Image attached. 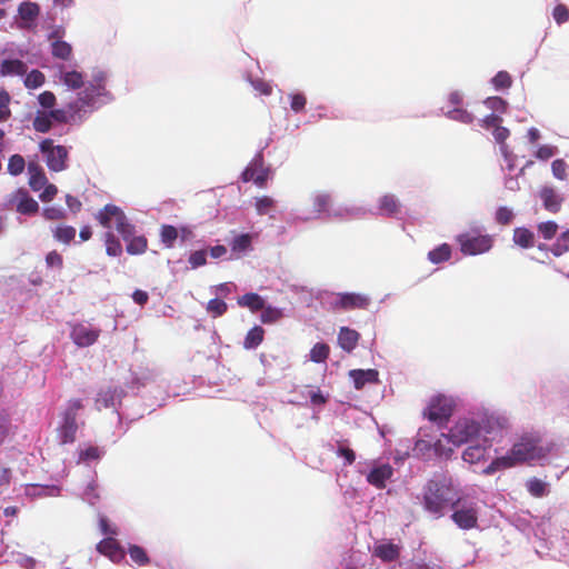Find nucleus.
<instances>
[{"instance_id":"28","label":"nucleus","mask_w":569,"mask_h":569,"mask_svg":"<svg viewBox=\"0 0 569 569\" xmlns=\"http://www.w3.org/2000/svg\"><path fill=\"white\" fill-rule=\"evenodd\" d=\"M18 13L21 20L32 22L40 13V7L36 2L26 1L20 3Z\"/></svg>"},{"instance_id":"25","label":"nucleus","mask_w":569,"mask_h":569,"mask_svg":"<svg viewBox=\"0 0 569 569\" xmlns=\"http://www.w3.org/2000/svg\"><path fill=\"white\" fill-rule=\"evenodd\" d=\"M78 430L77 418L64 416L63 423L60 428V438L62 443H71L76 440Z\"/></svg>"},{"instance_id":"18","label":"nucleus","mask_w":569,"mask_h":569,"mask_svg":"<svg viewBox=\"0 0 569 569\" xmlns=\"http://www.w3.org/2000/svg\"><path fill=\"white\" fill-rule=\"evenodd\" d=\"M360 339V333L355 329H350L348 327H341L338 333V345L339 347L350 353L358 346Z\"/></svg>"},{"instance_id":"23","label":"nucleus","mask_w":569,"mask_h":569,"mask_svg":"<svg viewBox=\"0 0 569 569\" xmlns=\"http://www.w3.org/2000/svg\"><path fill=\"white\" fill-rule=\"evenodd\" d=\"M59 31H54L49 36V39H56L51 43V53L54 58L61 60H69L72 54V47L62 40L58 39Z\"/></svg>"},{"instance_id":"13","label":"nucleus","mask_w":569,"mask_h":569,"mask_svg":"<svg viewBox=\"0 0 569 569\" xmlns=\"http://www.w3.org/2000/svg\"><path fill=\"white\" fill-rule=\"evenodd\" d=\"M101 330L83 323H77L72 327L70 337L78 347L92 346L100 337Z\"/></svg>"},{"instance_id":"5","label":"nucleus","mask_w":569,"mask_h":569,"mask_svg":"<svg viewBox=\"0 0 569 569\" xmlns=\"http://www.w3.org/2000/svg\"><path fill=\"white\" fill-rule=\"evenodd\" d=\"M457 242L465 256H476L489 251L493 244V239L489 234L466 232L457 237Z\"/></svg>"},{"instance_id":"47","label":"nucleus","mask_w":569,"mask_h":569,"mask_svg":"<svg viewBox=\"0 0 569 569\" xmlns=\"http://www.w3.org/2000/svg\"><path fill=\"white\" fill-rule=\"evenodd\" d=\"M546 487H547L546 483L538 478H532V479L528 480V482H527L528 491L533 497H537V498L545 496Z\"/></svg>"},{"instance_id":"48","label":"nucleus","mask_w":569,"mask_h":569,"mask_svg":"<svg viewBox=\"0 0 569 569\" xmlns=\"http://www.w3.org/2000/svg\"><path fill=\"white\" fill-rule=\"evenodd\" d=\"M274 201L272 198L268 196H263L261 198H258L256 201V210L258 214L264 216L270 212V210L273 208Z\"/></svg>"},{"instance_id":"54","label":"nucleus","mask_w":569,"mask_h":569,"mask_svg":"<svg viewBox=\"0 0 569 569\" xmlns=\"http://www.w3.org/2000/svg\"><path fill=\"white\" fill-rule=\"evenodd\" d=\"M552 17L558 24H562L569 20V9L562 3L557 4L552 11Z\"/></svg>"},{"instance_id":"36","label":"nucleus","mask_w":569,"mask_h":569,"mask_svg":"<svg viewBox=\"0 0 569 569\" xmlns=\"http://www.w3.org/2000/svg\"><path fill=\"white\" fill-rule=\"evenodd\" d=\"M178 238V230L176 227L171 224H163L160 230V239L161 242L167 248H172L174 246V241Z\"/></svg>"},{"instance_id":"26","label":"nucleus","mask_w":569,"mask_h":569,"mask_svg":"<svg viewBox=\"0 0 569 569\" xmlns=\"http://www.w3.org/2000/svg\"><path fill=\"white\" fill-rule=\"evenodd\" d=\"M240 307L249 308L252 312L263 309L264 300L258 293L249 292L238 298Z\"/></svg>"},{"instance_id":"44","label":"nucleus","mask_w":569,"mask_h":569,"mask_svg":"<svg viewBox=\"0 0 569 569\" xmlns=\"http://www.w3.org/2000/svg\"><path fill=\"white\" fill-rule=\"evenodd\" d=\"M228 306L227 303L218 298L209 300L207 305V311L213 317H221L227 312Z\"/></svg>"},{"instance_id":"38","label":"nucleus","mask_w":569,"mask_h":569,"mask_svg":"<svg viewBox=\"0 0 569 569\" xmlns=\"http://www.w3.org/2000/svg\"><path fill=\"white\" fill-rule=\"evenodd\" d=\"M61 80L68 88L71 89H80L84 84L83 76L78 71L64 72Z\"/></svg>"},{"instance_id":"45","label":"nucleus","mask_w":569,"mask_h":569,"mask_svg":"<svg viewBox=\"0 0 569 569\" xmlns=\"http://www.w3.org/2000/svg\"><path fill=\"white\" fill-rule=\"evenodd\" d=\"M10 94L4 89L0 90V122L7 121L11 117L9 108Z\"/></svg>"},{"instance_id":"50","label":"nucleus","mask_w":569,"mask_h":569,"mask_svg":"<svg viewBox=\"0 0 569 569\" xmlns=\"http://www.w3.org/2000/svg\"><path fill=\"white\" fill-rule=\"evenodd\" d=\"M513 212L508 207H499L496 211V221L501 226H507L513 220Z\"/></svg>"},{"instance_id":"42","label":"nucleus","mask_w":569,"mask_h":569,"mask_svg":"<svg viewBox=\"0 0 569 569\" xmlns=\"http://www.w3.org/2000/svg\"><path fill=\"white\" fill-rule=\"evenodd\" d=\"M559 227L555 221H545L540 222L537 226L538 232L545 240H551L558 231Z\"/></svg>"},{"instance_id":"14","label":"nucleus","mask_w":569,"mask_h":569,"mask_svg":"<svg viewBox=\"0 0 569 569\" xmlns=\"http://www.w3.org/2000/svg\"><path fill=\"white\" fill-rule=\"evenodd\" d=\"M349 377L357 390L363 389L367 385L379 382V372L376 369H353L349 371Z\"/></svg>"},{"instance_id":"63","label":"nucleus","mask_w":569,"mask_h":569,"mask_svg":"<svg viewBox=\"0 0 569 569\" xmlns=\"http://www.w3.org/2000/svg\"><path fill=\"white\" fill-rule=\"evenodd\" d=\"M338 456L343 457L346 465H352L356 461V453L352 449L343 446H339L337 450Z\"/></svg>"},{"instance_id":"59","label":"nucleus","mask_w":569,"mask_h":569,"mask_svg":"<svg viewBox=\"0 0 569 569\" xmlns=\"http://www.w3.org/2000/svg\"><path fill=\"white\" fill-rule=\"evenodd\" d=\"M313 206L317 212L326 211L330 206V197L328 194H318L313 199Z\"/></svg>"},{"instance_id":"19","label":"nucleus","mask_w":569,"mask_h":569,"mask_svg":"<svg viewBox=\"0 0 569 569\" xmlns=\"http://www.w3.org/2000/svg\"><path fill=\"white\" fill-rule=\"evenodd\" d=\"M401 211V203L395 194H385L378 201V214L396 217Z\"/></svg>"},{"instance_id":"2","label":"nucleus","mask_w":569,"mask_h":569,"mask_svg":"<svg viewBox=\"0 0 569 569\" xmlns=\"http://www.w3.org/2000/svg\"><path fill=\"white\" fill-rule=\"evenodd\" d=\"M546 450L540 446V439L533 436H523L516 442L510 451L491 461L483 470L485 475H492L498 470L512 468L517 465L541 459Z\"/></svg>"},{"instance_id":"64","label":"nucleus","mask_w":569,"mask_h":569,"mask_svg":"<svg viewBox=\"0 0 569 569\" xmlns=\"http://www.w3.org/2000/svg\"><path fill=\"white\" fill-rule=\"evenodd\" d=\"M555 154V148L548 144L540 146L536 151V157L540 160H548Z\"/></svg>"},{"instance_id":"56","label":"nucleus","mask_w":569,"mask_h":569,"mask_svg":"<svg viewBox=\"0 0 569 569\" xmlns=\"http://www.w3.org/2000/svg\"><path fill=\"white\" fill-rule=\"evenodd\" d=\"M510 136V131L502 127L501 124H499L495 130H493V137H495V140L501 144V150L502 152H506L507 151V146L505 144V141L508 139V137Z\"/></svg>"},{"instance_id":"16","label":"nucleus","mask_w":569,"mask_h":569,"mask_svg":"<svg viewBox=\"0 0 569 569\" xmlns=\"http://www.w3.org/2000/svg\"><path fill=\"white\" fill-rule=\"evenodd\" d=\"M393 475V469L389 463H383L373 468L367 476V481L377 489L386 488V482Z\"/></svg>"},{"instance_id":"30","label":"nucleus","mask_w":569,"mask_h":569,"mask_svg":"<svg viewBox=\"0 0 569 569\" xmlns=\"http://www.w3.org/2000/svg\"><path fill=\"white\" fill-rule=\"evenodd\" d=\"M555 257H560L569 251V229L563 231L549 248Z\"/></svg>"},{"instance_id":"22","label":"nucleus","mask_w":569,"mask_h":569,"mask_svg":"<svg viewBox=\"0 0 569 569\" xmlns=\"http://www.w3.org/2000/svg\"><path fill=\"white\" fill-rule=\"evenodd\" d=\"M29 186L33 191L41 190L47 183V177L42 168L36 162H29Z\"/></svg>"},{"instance_id":"10","label":"nucleus","mask_w":569,"mask_h":569,"mask_svg":"<svg viewBox=\"0 0 569 569\" xmlns=\"http://www.w3.org/2000/svg\"><path fill=\"white\" fill-rule=\"evenodd\" d=\"M371 299L362 293L340 292L335 295V299L330 302L331 309L335 311L366 310L370 306Z\"/></svg>"},{"instance_id":"58","label":"nucleus","mask_w":569,"mask_h":569,"mask_svg":"<svg viewBox=\"0 0 569 569\" xmlns=\"http://www.w3.org/2000/svg\"><path fill=\"white\" fill-rule=\"evenodd\" d=\"M207 262V252L204 250H197L189 257V263L192 268H198Z\"/></svg>"},{"instance_id":"61","label":"nucleus","mask_w":569,"mask_h":569,"mask_svg":"<svg viewBox=\"0 0 569 569\" xmlns=\"http://www.w3.org/2000/svg\"><path fill=\"white\" fill-rule=\"evenodd\" d=\"M38 101L43 108H52L56 104V96L51 91H43L39 94Z\"/></svg>"},{"instance_id":"32","label":"nucleus","mask_w":569,"mask_h":569,"mask_svg":"<svg viewBox=\"0 0 569 569\" xmlns=\"http://www.w3.org/2000/svg\"><path fill=\"white\" fill-rule=\"evenodd\" d=\"M116 397V390L108 387L106 389H101L96 398V407L98 410H101L102 408H109L113 406Z\"/></svg>"},{"instance_id":"33","label":"nucleus","mask_w":569,"mask_h":569,"mask_svg":"<svg viewBox=\"0 0 569 569\" xmlns=\"http://www.w3.org/2000/svg\"><path fill=\"white\" fill-rule=\"evenodd\" d=\"M53 237L57 241L69 244L76 237V228L72 226H58Z\"/></svg>"},{"instance_id":"31","label":"nucleus","mask_w":569,"mask_h":569,"mask_svg":"<svg viewBox=\"0 0 569 569\" xmlns=\"http://www.w3.org/2000/svg\"><path fill=\"white\" fill-rule=\"evenodd\" d=\"M264 330L256 326L252 329L249 330L244 338L243 346L246 349H253L257 348L263 340Z\"/></svg>"},{"instance_id":"17","label":"nucleus","mask_w":569,"mask_h":569,"mask_svg":"<svg viewBox=\"0 0 569 569\" xmlns=\"http://www.w3.org/2000/svg\"><path fill=\"white\" fill-rule=\"evenodd\" d=\"M539 197L547 211L557 213L561 209L563 199L557 193L555 188L548 186L541 188Z\"/></svg>"},{"instance_id":"8","label":"nucleus","mask_w":569,"mask_h":569,"mask_svg":"<svg viewBox=\"0 0 569 569\" xmlns=\"http://www.w3.org/2000/svg\"><path fill=\"white\" fill-rule=\"evenodd\" d=\"M453 411V401L442 395H438L431 398L425 416L432 422H437L439 426H445Z\"/></svg>"},{"instance_id":"40","label":"nucleus","mask_w":569,"mask_h":569,"mask_svg":"<svg viewBox=\"0 0 569 569\" xmlns=\"http://www.w3.org/2000/svg\"><path fill=\"white\" fill-rule=\"evenodd\" d=\"M33 129L37 132L46 133L52 128V121L49 113H38L33 119Z\"/></svg>"},{"instance_id":"9","label":"nucleus","mask_w":569,"mask_h":569,"mask_svg":"<svg viewBox=\"0 0 569 569\" xmlns=\"http://www.w3.org/2000/svg\"><path fill=\"white\" fill-rule=\"evenodd\" d=\"M479 431L480 427L476 421L463 419L459 420L448 435L442 433V437L453 446H461L478 436Z\"/></svg>"},{"instance_id":"34","label":"nucleus","mask_w":569,"mask_h":569,"mask_svg":"<svg viewBox=\"0 0 569 569\" xmlns=\"http://www.w3.org/2000/svg\"><path fill=\"white\" fill-rule=\"evenodd\" d=\"M330 353V348L327 343L318 342L310 350V360L317 363L325 362Z\"/></svg>"},{"instance_id":"11","label":"nucleus","mask_w":569,"mask_h":569,"mask_svg":"<svg viewBox=\"0 0 569 569\" xmlns=\"http://www.w3.org/2000/svg\"><path fill=\"white\" fill-rule=\"evenodd\" d=\"M6 207L16 209L20 214L31 216L39 211L38 202L23 189H17L8 196Z\"/></svg>"},{"instance_id":"35","label":"nucleus","mask_w":569,"mask_h":569,"mask_svg":"<svg viewBox=\"0 0 569 569\" xmlns=\"http://www.w3.org/2000/svg\"><path fill=\"white\" fill-rule=\"evenodd\" d=\"M486 448L481 446H469L462 453V459L469 463H476L485 458Z\"/></svg>"},{"instance_id":"43","label":"nucleus","mask_w":569,"mask_h":569,"mask_svg":"<svg viewBox=\"0 0 569 569\" xmlns=\"http://www.w3.org/2000/svg\"><path fill=\"white\" fill-rule=\"evenodd\" d=\"M129 556L131 560L138 566H146L149 563V558L143 548L132 545L129 547Z\"/></svg>"},{"instance_id":"52","label":"nucleus","mask_w":569,"mask_h":569,"mask_svg":"<svg viewBox=\"0 0 569 569\" xmlns=\"http://www.w3.org/2000/svg\"><path fill=\"white\" fill-rule=\"evenodd\" d=\"M449 117L453 120L463 122V123H471L473 121V116L468 112L465 109L456 108L451 111H449Z\"/></svg>"},{"instance_id":"29","label":"nucleus","mask_w":569,"mask_h":569,"mask_svg":"<svg viewBox=\"0 0 569 569\" xmlns=\"http://www.w3.org/2000/svg\"><path fill=\"white\" fill-rule=\"evenodd\" d=\"M450 258L451 247L448 243H442L428 253V259L435 264L448 261Z\"/></svg>"},{"instance_id":"24","label":"nucleus","mask_w":569,"mask_h":569,"mask_svg":"<svg viewBox=\"0 0 569 569\" xmlns=\"http://www.w3.org/2000/svg\"><path fill=\"white\" fill-rule=\"evenodd\" d=\"M512 241L522 249H530L535 246V233L526 227L515 228Z\"/></svg>"},{"instance_id":"51","label":"nucleus","mask_w":569,"mask_h":569,"mask_svg":"<svg viewBox=\"0 0 569 569\" xmlns=\"http://www.w3.org/2000/svg\"><path fill=\"white\" fill-rule=\"evenodd\" d=\"M551 170L553 176L559 180L567 179V163L562 159H556L551 163Z\"/></svg>"},{"instance_id":"12","label":"nucleus","mask_w":569,"mask_h":569,"mask_svg":"<svg viewBox=\"0 0 569 569\" xmlns=\"http://www.w3.org/2000/svg\"><path fill=\"white\" fill-rule=\"evenodd\" d=\"M242 181H253L258 187L266 186L268 180V169L263 168L261 154L256 156L241 174Z\"/></svg>"},{"instance_id":"27","label":"nucleus","mask_w":569,"mask_h":569,"mask_svg":"<svg viewBox=\"0 0 569 569\" xmlns=\"http://www.w3.org/2000/svg\"><path fill=\"white\" fill-rule=\"evenodd\" d=\"M103 241L106 246V253L109 257H119L122 253V246L120 240L114 236V233L108 229V231L103 236Z\"/></svg>"},{"instance_id":"20","label":"nucleus","mask_w":569,"mask_h":569,"mask_svg":"<svg viewBox=\"0 0 569 569\" xmlns=\"http://www.w3.org/2000/svg\"><path fill=\"white\" fill-rule=\"evenodd\" d=\"M401 547L392 542L380 543L375 547L373 555L383 562H392L399 559Z\"/></svg>"},{"instance_id":"62","label":"nucleus","mask_w":569,"mask_h":569,"mask_svg":"<svg viewBox=\"0 0 569 569\" xmlns=\"http://www.w3.org/2000/svg\"><path fill=\"white\" fill-rule=\"evenodd\" d=\"M46 262L48 267H57L62 268L63 259L62 256L56 250L50 251L46 257Z\"/></svg>"},{"instance_id":"53","label":"nucleus","mask_w":569,"mask_h":569,"mask_svg":"<svg viewBox=\"0 0 569 569\" xmlns=\"http://www.w3.org/2000/svg\"><path fill=\"white\" fill-rule=\"evenodd\" d=\"M485 104L489 109L501 113L506 112L507 109V102L500 97H489L485 100Z\"/></svg>"},{"instance_id":"15","label":"nucleus","mask_w":569,"mask_h":569,"mask_svg":"<svg viewBox=\"0 0 569 569\" xmlns=\"http://www.w3.org/2000/svg\"><path fill=\"white\" fill-rule=\"evenodd\" d=\"M97 550L107 556L113 562H119L124 558V551L113 537H107L97 545Z\"/></svg>"},{"instance_id":"37","label":"nucleus","mask_w":569,"mask_h":569,"mask_svg":"<svg viewBox=\"0 0 569 569\" xmlns=\"http://www.w3.org/2000/svg\"><path fill=\"white\" fill-rule=\"evenodd\" d=\"M231 250L234 253H242L251 247V236L242 233L233 238L231 241Z\"/></svg>"},{"instance_id":"46","label":"nucleus","mask_w":569,"mask_h":569,"mask_svg":"<svg viewBox=\"0 0 569 569\" xmlns=\"http://www.w3.org/2000/svg\"><path fill=\"white\" fill-rule=\"evenodd\" d=\"M261 311L260 320L262 323H274L282 317V312L279 309L270 306H263Z\"/></svg>"},{"instance_id":"57","label":"nucleus","mask_w":569,"mask_h":569,"mask_svg":"<svg viewBox=\"0 0 569 569\" xmlns=\"http://www.w3.org/2000/svg\"><path fill=\"white\" fill-rule=\"evenodd\" d=\"M290 107L295 112H301L306 108L307 98L302 93H295L290 96Z\"/></svg>"},{"instance_id":"39","label":"nucleus","mask_w":569,"mask_h":569,"mask_svg":"<svg viewBox=\"0 0 569 569\" xmlns=\"http://www.w3.org/2000/svg\"><path fill=\"white\" fill-rule=\"evenodd\" d=\"M26 161L21 154H12L8 160V172L11 176H19L24 171Z\"/></svg>"},{"instance_id":"4","label":"nucleus","mask_w":569,"mask_h":569,"mask_svg":"<svg viewBox=\"0 0 569 569\" xmlns=\"http://www.w3.org/2000/svg\"><path fill=\"white\" fill-rule=\"evenodd\" d=\"M107 76L102 71H98L92 81L79 93L77 101L69 103V111L79 113L84 108L92 107L99 97L111 99L109 92L106 90Z\"/></svg>"},{"instance_id":"21","label":"nucleus","mask_w":569,"mask_h":569,"mask_svg":"<svg viewBox=\"0 0 569 569\" xmlns=\"http://www.w3.org/2000/svg\"><path fill=\"white\" fill-rule=\"evenodd\" d=\"M27 64L19 59H6L0 63V76H24L27 73Z\"/></svg>"},{"instance_id":"7","label":"nucleus","mask_w":569,"mask_h":569,"mask_svg":"<svg viewBox=\"0 0 569 569\" xmlns=\"http://www.w3.org/2000/svg\"><path fill=\"white\" fill-rule=\"evenodd\" d=\"M46 157V163L51 171L60 172L67 168L68 150L63 146H54L53 140L44 139L39 144Z\"/></svg>"},{"instance_id":"6","label":"nucleus","mask_w":569,"mask_h":569,"mask_svg":"<svg viewBox=\"0 0 569 569\" xmlns=\"http://www.w3.org/2000/svg\"><path fill=\"white\" fill-rule=\"evenodd\" d=\"M453 513L452 521L463 530H470L478 526V507L473 501H466L460 497L458 506H451Z\"/></svg>"},{"instance_id":"3","label":"nucleus","mask_w":569,"mask_h":569,"mask_svg":"<svg viewBox=\"0 0 569 569\" xmlns=\"http://www.w3.org/2000/svg\"><path fill=\"white\" fill-rule=\"evenodd\" d=\"M459 502L460 497L448 477L432 478L423 488V507L431 513L441 515L446 507L458 506Z\"/></svg>"},{"instance_id":"49","label":"nucleus","mask_w":569,"mask_h":569,"mask_svg":"<svg viewBox=\"0 0 569 569\" xmlns=\"http://www.w3.org/2000/svg\"><path fill=\"white\" fill-rule=\"evenodd\" d=\"M492 83L496 89H507L511 87L512 79L507 71H499L493 78Z\"/></svg>"},{"instance_id":"55","label":"nucleus","mask_w":569,"mask_h":569,"mask_svg":"<svg viewBox=\"0 0 569 569\" xmlns=\"http://www.w3.org/2000/svg\"><path fill=\"white\" fill-rule=\"evenodd\" d=\"M42 216L47 219V220H61V219H64L66 218V212L62 208H58V207H48V208H44L43 211H42Z\"/></svg>"},{"instance_id":"1","label":"nucleus","mask_w":569,"mask_h":569,"mask_svg":"<svg viewBox=\"0 0 569 569\" xmlns=\"http://www.w3.org/2000/svg\"><path fill=\"white\" fill-rule=\"evenodd\" d=\"M96 220L106 229H111L114 226L116 230L127 242L126 250L129 254L137 256L147 251V238L144 236H134L136 227L129 221L120 207L112 203L106 204L97 212Z\"/></svg>"},{"instance_id":"41","label":"nucleus","mask_w":569,"mask_h":569,"mask_svg":"<svg viewBox=\"0 0 569 569\" xmlns=\"http://www.w3.org/2000/svg\"><path fill=\"white\" fill-rule=\"evenodd\" d=\"M44 81H46L44 74L41 71L34 69L26 76L24 86L28 89H37V88L41 87L44 83Z\"/></svg>"},{"instance_id":"60","label":"nucleus","mask_w":569,"mask_h":569,"mask_svg":"<svg viewBox=\"0 0 569 569\" xmlns=\"http://www.w3.org/2000/svg\"><path fill=\"white\" fill-rule=\"evenodd\" d=\"M501 122H502L501 117H499L495 113H491L481 120V127L487 130H489V129L495 130L499 124H501Z\"/></svg>"}]
</instances>
